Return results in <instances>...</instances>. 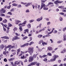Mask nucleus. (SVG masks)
<instances>
[{"mask_svg": "<svg viewBox=\"0 0 66 66\" xmlns=\"http://www.w3.org/2000/svg\"><path fill=\"white\" fill-rule=\"evenodd\" d=\"M18 8H21L22 7L21 5H19L17 6Z\"/></svg>", "mask_w": 66, "mask_h": 66, "instance_id": "obj_40", "label": "nucleus"}, {"mask_svg": "<svg viewBox=\"0 0 66 66\" xmlns=\"http://www.w3.org/2000/svg\"><path fill=\"white\" fill-rule=\"evenodd\" d=\"M57 30H55L54 31V33H57Z\"/></svg>", "mask_w": 66, "mask_h": 66, "instance_id": "obj_58", "label": "nucleus"}, {"mask_svg": "<svg viewBox=\"0 0 66 66\" xmlns=\"http://www.w3.org/2000/svg\"><path fill=\"white\" fill-rule=\"evenodd\" d=\"M51 36V35H48L47 34L43 36L42 37L43 38H45V37H48L49 36Z\"/></svg>", "mask_w": 66, "mask_h": 66, "instance_id": "obj_14", "label": "nucleus"}, {"mask_svg": "<svg viewBox=\"0 0 66 66\" xmlns=\"http://www.w3.org/2000/svg\"><path fill=\"white\" fill-rule=\"evenodd\" d=\"M4 39H9V37H7L6 36H4Z\"/></svg>", "mask_w": 66, "mask_h": 66, "instance_id": "obj_34", "label": "nucleus"}, {"mask_svg": "<svg viewBox=\"0 0 66 66\" xmlns=\"http://www.w3.org/2000/svg\"><path fill=\"white\" fill-rule=\"evenodd\" d=\"M27 23V21H25L23 22L22 23L23 24H26V23Z\"/></svg>", "mask_w": 66, "mask_h": 66, "instance_id": "obj_41", "label": "nucleus"}, {"mask_svg": "<svg viewBox=\"0 0 66 66\" xmlns=\"http://www.w3.org/2000/svg\"><path fill=\"white\" fill-rule=\"evenodd\" d=\"M34 44V42H30V43L29 44V45L30 46H31L32 44Z\"/></svg>", "mask_w": 66, "mask_h": 66, "instance_id": "obj_50", "label": "nucleus"}, {"mask_svg": "<svg viewBox=\"0 0 66 66\" xmlns=\"http://www.w3.org/2000/svg\"><path fill=\"white\" fill-rule=\"evenodd\" d=\"M11 7V5H10L9 6H8L7 7V9H10Z\"/></svg>", "mask_w": 66, "mask_h": 66, "instance_id": "obj_64", "label": "nucleus"}, {"mask_svg": "<svg viewBox=\"0 0 66 66\" xmlns=\"http://www.w3.org/2000/svg\"><path fill=\"white\" fill-rule=\"evenodd\" d=\"M29 39H30V40L29 41V42H30V41H31V40H32V37H30L29 38Z\"/></svg>", "mask_w": 66, "mask_h": 66, "instance_id": "obj_53", "label": "nucleus"}, {"mask_svg": "<svg viewBox=\"0 0 66 66\" xmlns=\"http://www.w3.org/2000/svg\"><path fill=\"white\" fill-rule=\"evenodd\" d=\"M4 45H1L0 46V48L1 49H2V50L4 48Z\"/></svg>", "mask_w": 66, "mask_h": 66, "instance_id": "obj_18", "label": "nucleus"}, {"mask_svg": "<svg viewBox=\"0 0 66 66\" xmlns=\"http://www.w3.org/2000/svg\"><path fill=\"white\" fill-rule=\"evenodd\" d=\"M53 57L56 59V58L59 57V56L56 55H54L53 56Z\"/></svg>", "mask_w": 66, "mask_h": 66, "instance_id": "obj_16", "label": "nucleus"}, {"mask_svg": "<svg viewBox=\"0 0 66 66\" xmlns=\"http://www.w3.org/2000/svg\"><path fill=\"white\" fill-rule=\"evenodd\" d=\"M21 55H22V54H24V52L22 51H21Z\"/></svg>", "mask_w": 66, "mask_h": 66, "instance_id": "obj_54", "label": "nucleus"}, {"mask_svg": "<svg viewBox=\"0 0 66 66\" xmlns=\"http://www.w3.org/2000/svg\"><path fill=\"white\" fill-rule=\"evenodd\" d=\"M5 51H4L3 52V54H4V55H6V53L5 52L6 51V49H5L4 50Z\"/></svg>", "mask_w": 66, "mask_h": 66, "instance_id": "obj_33", "label": "nucleus"}, {"mask_svg": "<svg viewBox=\"0 0 66 66\" xmlns=\"http://www.w3.org/2000/svg\"><path fill=\"white\" fill-rule=\"evenodd\" d=\"M21 22V21H19L17 20H15V23L16 24H18L19 23Z\"/></svg>", "mask_w": 66, "mask_h": 66, "instance_id": "obj_7", "label": "nucleus"}, {"mask_svg": "<svg viewBox=\"0 0 66 66\" xmlns=\"http://www.w3.org/2000/svg\"><path fill=\"white\" fill-rule=\"evenodd\" d=\"M27 27L28 28V29L30 28L31 27V24H28L27 26Z\"/></svg>", "mask_w": 66, "mask_h": 66, "instance_id": "obj_20", "label": "nucleus"}, {"mask_svg": "<svg viewBox=\"0 0 66 66\" xmlns=\"http://www.w3.org/2000/svg\"><path fill=\"white\" fill-rule=\"evenodd\" d=\"M34 47H29L28 50L29 51V53L30 55H32V53H33V52H34Z\"/></svg>", "mask_w": 66, "mask_h": 66, "instance_id": "obj_1", "label": "nucleus"}, {"mask_svg": "<svg viewBox=\"0 0 66 66\" xmlns=\"http://www.w3.org/2000/svg\"><path fill=\"white\" fill-rule=\"evenodd\" d=\"M60 15H64V13H59Z\"/></svg>", "mask_w": 66, "mask_h": 66, "instance_id": "obj_60", "label": "nucleus"}, {"mask_svg": "<svg viewBox=\"0 0 66 66\" xmlns=\"http://www.w3.org/2000/svg\"><path fill=\"white\" fill-rule=\"evenodd\" d=\"M43 61L44 62H46V61H47V59L45 58L44 59V60H43Z\"/></svg>", "mask_w": 66, "mask_h": 66, "instance_id": "obj_56", "label": "nucleus"}, {"mask_svg": "<svg viewBox=\"0 0 66 66\" xmlns=\"http://www.w3.org/2000/svg\"><path fill=\"white\" fill-rule=\"evenodd\" d=\"M45 45H48V44L47 43L44 42L43 41L42 43V45L43 46H45Z\"/></svg>", "mask_w": 66, "mask_h": 66, "instance_id": "obj_13", "label": "nucleus"}, {"mask_svg": "<svg viewBox=\"0 0 66 66\" xmlns=\"http://www.w3.org/2000/svg\"><path fill=\"white\" fill-rule=\"evenodd\" d=\"M34 21V20L32 19L29 20V22L30 23H32Z\"/></svg>", "mask_w": 66, "mask_h": 66, "instance_id": "obj_26", "label": "nucleus"}, {"mask_svg": "<svg viewBox=\"0 0 66 66\" xmlns=\"http://www.w3.org/2000/svg\"><path fill=\"white\" fill-rule=\"evenodd\" d=\"M47 55L49 56H51L52 55L50 53H48L47 54Z\"/></svg>", "mask_w": 66, "mask_h": 66, "instance_id": "obj_51", "label": "nucleus"}, {"mask_svg": "<svg viewBox=\"0 0 66 66\" xmlns=\"http://www.w3.org/2000/svg\"><path fill=\"white\" fill-rule=\"evenodd\" d=\"M24 31H25V32H27V33L28 34H29V29H26Z\"/></svg>", "mask_w": 66, "mask_h": 66, "instance_id": "obj_37", "label": "nucleus"}, {"mask_svg": "<svg viewBox=\"0 0 66 66\" xmlns=\"http://www.w3.org/2000/svg\"><path fill=\"white\" fill-rule=\"evenodd\" d=\"M11 45H9L6 47L5 48V49L6 50V49H7V48H9L11 47Z\"/></svg>", "mask_w": 66, "mask_h": 66, "instance_id": "obj_24", "label": "nucleus"}, {"mask_svg": "<svg viewBox=\"0 0 66 66\" xmlns=\"http://www.w3.org/2000/svg\"><path fill=\"white\" fill-rule=\"evenodd\" d=\"M6 12V10L4 9V8H2L1 9V10H0V14L2 13H5Z\"/></svg>", "mask_w": 66, "mask_h": 66, "instance_id": "obj_3", "label": "nucleus"}, {"mask_svg": "<svg viewBox=\"0 0 66 66\" xmlns=\"http://www.w3.org/2000/svg\"><path fill=\"white\" fill-rule=\"evenodd\" d=\"M46 6V5L44 4V3H41V7H40V10L42 9L43 7H44Z\"/></svg>", "mask_w": 66, "mask_h": 66, "instance_id": "obj_4", "label": "nucleus"}, {"mask_svg": "<svg viewBox=\"0 0 66 66\" xmlns=\"http://www.w3.org/2000/svg\"><path fill=\"white\" fill-rule=\"evenodd\" d=\"M52 33H53V32H52V31H51V32H48L47 34L48 35H49L50 34H52Z\"/></svg>", "mask_w": 66, "mask_h": 66, "instance_id": "obj_47", "label": "nucleus"}, {"mask_svg": "<svg viewBox=\"0 0 66 66\" xmlns=\"http://www.w3.org/2000/svg\"><path fill=\"white\" fill-rule=\"evenodd\" d=\"M15 59L14 58H12L10 59H9L8 60L9 61H13L14 60H15Z\"/></svg>", "mask_w": 66, "mask_h": 66, "instance_id": "obj_22", "label": "nucleus"}, {"mask_svg": "<svg viewBox=\"0 0 66 66\" xmlns=\"http://www.w3.org/2000/svg\"><path fill=\"white\" fill-rule=\"evenodd\" d=\"M61 42H63V41L61 40L58 41L57 42V44H60L61 43Z\"/></svg>", "mask_w": 66, "mask_h": 66, "instance_id": "obj_32", "label": "nucleus"}, {"mask_svg": "<svg viewBox=\"0 0 66 66\" xmlns=\"http://www.w3.org/2000/svg\"><path fill=\"white\" fill-rule=\"evenodd\" d=\"M37 56V54H34L33 55V57H34V58H36V56Z\"/></svg>", "mask_w": 66, "mask_h": 66, "instance_id": "obj_44", "label": "nucleus"}, {"mask_svg": "<svg viewBox=\"0 0 66 66\" xmlns=\"http://www.w3.org/2000/svg\"><path fill=\"white\" fill-rule=\"evenodd\" d=\"M43 10H48V8L47 7H45L43 8Z\"/></svg>", "mask_w": 66, "mask_h": 66, "instance_id": "obj_29", "label": "nucleus"}, {"mask_svg": "<svg viewBox=\"0 0 66 66\" xmlns=\"http://www.w3.org/2000/svg\"><path fill=\"white\" fill-rule=\"evenodd\" d=\"M65 52V50H63L61 51V53H64V52Z\"/></svg>", "mask_w": 66, "mask_h": 66, "instance_id": "obj_46", "label": "nucleus"}, {"mask_svg": "<svg viewBox=\"0 0 66 66\" xmlns=\"http://www.w3.org/2000/svg\"><path fill=\"white\" fill-rule=\"evenodd\" d=\"M45 49L44 48H43L42 49L39 48H38V50H39V51L40 52L42 51V50H44L43 49Z\"/></svg>", "mask_w": 66, "mask_h": 66, "instance_id": "obj_25", "label": "nucleus"}, {"mask_svg": "<svg viewBox=\"0 0 66 66\" xmlns=\"http://www.w3.org/2000/svg\"><path fill=\"white\" fill-rule=\"evenodd\" d=\"M36 63H37V62H31V65L33 66V65H35V64H36Z\"/></svg>", "mask_w": 66, "mask_h": 66, "instance_id": "obj_19", "label": "nucleus"}, {"mask_svg": "<svg viewBox=\"0 0 66 66\" xmlns=\"http://www.w3.org/2000/svg\"><path fill=\"white\" fill-rule=\"evenodd\" d=\"M62 2H63V1H59V0H56L55 1H54V3L55 4H56V5H56V6L57 7L58 6V4L59 3H62Z\"/></svg>", "mask_w": 66, "mask_h": 66, "instance_id": "obj_2", "label": "nucleus"}, {"mask_svg": "<svg viewBox=\"0 0 66 66\" xmlns=\"http://www.w3.org/2000/svg\"><path fill=\"white\" fill-rule=\"evenodd\" d=\"M20 63L21 64V65H23V62H22L21 61H20Z\"/></svg>", "mask_w": 66, "mask_h": 66, "instance_id": "obj_62", "label": "nucleus"}, {"mask_svg": "<svg viewBox=\"0 0 66 66\" xmlns=\"http://www.w3.org/2000/svg\"><path fill=\"white\" fill-rule=\"evenodd\" d=\"M3 23H6L7 22V20L6 19L5 20H4L3 21Z\"/></svg>", "mask_w": 66, "mask_h": 66, "instance_id": "obj_36", "label": "nucleus"}, {"mask_svg": "<svg viewBox=\"0 0 66 66\" xmlns=\"http://www.w3.org/2000/svg\"><path fill=\"white\" fill-rule=\"evenodd\" d=\"M17 51H18V52H20V50H21V48H20L19 49H18L17 50Z\"/></svg>", "mask_w": 66, "mask_h": 66, "instance_id": "obj_55", "label": "nucleus"}, {"mask_svg": "<svg viewBox=\"0 0 66 66\" xmlns=\"http://www.w3.org/2000/svg\"><path fill=\"white\" fill-rule=\"evenodd\" d=\"M20 3L22 4H23V5H25V4H27V3L26 2L24 3L23 2H20Z\"/></svg>", "mask_w": 66, "mask_h": 66, "instance_id": "obj_27", "label": "nucleus"}, {"mask_svg": "<svg viewBox=\"0 0 66 66\" xmlns=\"http://www.w3.org/2000/svg\"><path fill=\"white\" fill-rule=\"evenodd\" d=\"M56 60V59L55 58H52L51 59V62H53L55 61Z\"/></svg>", "mask_w": 66, "mask_h": 66, "instance_id": "obj_17", "label": "nucleus"}, {"mask_svg": "<svg viewBox=\"0 0 66 66\" xmlns=\"http://www.w3.org/2000/svg\"><path fill=\"white\" fill-rule=\"evenodd\" d=\"M43 42V40H40L39 42V44H41V43H42Z\"/></svg>", "mask_w": 66, "mask_h": 66, "instance_id": "obj_42", "label": "nucleus"}, {"mask_svg": "<svg viewBox=\"0 0 66 66\" xmlns=\"http://www.w3.org/2000/svg\"><path fill=\"white\" fill-rule=\"evenodd\" d=\"M28 38V37L26 36L22 38V39L23 40H24V39H27Z\"/></svg>", "mask_w": 66, "mask_h": 66, "instance_id": "obj_39", "label": "nucleus"}, {"mask_svg": "<svg viewBox=\"0 0 66 66\" xmlns=\"http://www.w3.org/2000/svg\"><path fill=\"white\" fill-rule=\"evenodd\" d=\"M19 29H20V32H21V31H22V28L21 26H19Z\"/></svg>", "mask_w": 66, "mask_h": 66, "instance_id": "obj_21", "label": "nucleus"}, {"mask_svg": "<svg viewBox=\"0 0 66 66\" xmlns=\"http://www.w3.org/2000/svg\"><path fill=\"white\" fill-rule=\"evenodd\" d=\"M20 64V62L19 61H16L14 62V64L15 65H18Z\"/></svg>", "mask_w": 66, "mask_h": 66, "instance_id": "obj_9", "label": "nucleus"}, {"mask_svg": "<svg viewBox=\"0 0 66 66\" xmlns=\"http://www.w3.org/2000/svg\"><path fill=\"white\" fill-rule=\"evenodd\" d=\"M8 25H9V27H11V26H12V24H11V23H8Z\"/></svg>", "mask_w": 66, "mask_h": 66, "instance_id": "obj_57", "label": "nucleus"}, {"mask_svg": "<svg viewBox=\"0 0 66 66\" xmlns=\"http://www.w3.org/2000/svg\"><path fill=\"white\" fill-rule=\"evenodd\" d=\"M12 5L14 6H17L18 5V4L15 3H13L12 4Z\"/></svg>", "mask_w": 66, "mask_h": 66, "instance_id": "obj_30", "label": "nucleus"}, {"mask_svg": "<svg viewBox=\"0 0 66 66\" xmlns=\"http://www.w3.org/2000/svg\"><path fill=\"white\" fill-rule=\"evenodd\" d=\"M64 7V6H58V8L60 9H63Z\"/></svg>", "mask_w": 66, "mask_h": 66, "instance_id": "obj_23", "label": "nucleus"}, {"mask_svg": "<svg viewBox=\"0 0 66 66\" xmlns=\"http://www.w3.org/2000/svg\"><path fill=\"white\" fill-rule=\"evenodd\" d=\"M43 19V18L42 17H41L39 18H38V19H36V21H40L41 20H42Z\"/></svg>", "mask_w": 66, "mask_h": 66, "instance_id": "obj_8", "label": "nucleus"}, {"mask_svg": "<svg viewBox=\"0 0 66 66\" xmlns=\"http://www.w3.org/2000/svg\"><path fill=\"white\" fill-rule=\"evenodd\" d=\"M15 35H16V36H20V34H18V33H15Z\"/></svg>", "mask_w": 66, "mask_h": 66, "instance_id": "obj_28", "label": "nucleus"}, {"mask_svg": "<svg viewBox=\"0 0 66 66\" xmlns=\"http://www.w3.org/2000/svg\"><path fill=\"white\" fill-rule=\"evenodd\" d=\"M51 23V22H48L47 23V25H49V24H50Z\"/></svg>", "mask_w": 66, "mask_h": 66, "instance_id": "obj_59", "label": "nucleus"}, {"mask_svg": "<svg viewBox=\"0 0 66 66\" xmlns=\"http://www.w3.org/2000/svg\"><path fill=\"white\" fill-rule=\"evenodd\" d=\"M66 30V28H65V27H64L63 29V32H65V31Z\"/></svg>", "mask_w": 66, "mask_h": 66, "instance_id": "obj_61", "label": "nucleus"}, {"mask_svg": "<svg viewBox=\"0 0 66 66\" xmlns=\"http://www.w3.org/2000/svg\"><path fill=\"white\" fill-rule=\"evenodd\" d=\"M1 16H2V17H3V16L5 17V15L4 14H1Z\"/></svg>", "mask_w": 66, "mask_h": 66, "instance_id": "obj_38", "label": "nucleus"}, {"mask_svg": "<svg viewBox=\"0 0 66 66\" xmlns=\"http://www.w3.org/2000/svg\"><path fill=\"white\" fill-rule=\"evenodd\" d=\"M7 14H9L11 15H13V13H12L11 12H9Z\"/></svg>", "mask_w": 66, "mask_h": 66, "instance_id": "obj_43", "label": "nucleus"}, {"mask_svg": "<svg viewBox=\"0 0 66 66\" xmlns=\"http://www.w3.org/2000/svg\"><path fill=\"white\" fill-rule=\"evenodd\" d=\"M3 29L4 31H5H5H6V29H5V27H4V26H3Z\"/></svg>", "mask_w": 66, "mask_h": 66, "instance_id": "obj_52", "label": "nucleus"}, {"mask_svg": "<svg viewBox=\"0 0 66 66\" xmlns=\"http://www.w3.org/2000/svg\"><path fill=\"white\" fill-rule=\"evenodd\" d=\"M53 3L52 2H50L48 3V5H49L50 4H53Z\"/></svg>", "mask_w": 66, "mask_h": 66, "instance_id": "obj_48", "label": "nucleus"}, {"mask_svg": "<svg viewBox=\"0 0 66 66\" xmlns=\"http://www.w3.org/2000/svg\"><path fill=\"white\" fill-rule=\"evenodd\" d=\"M26 13H29L30 12V11H29V10L27 9L26 11Z\"/></svg>", "mask_w": 66, "mask_h": 66, "instance_id": "obj_45", "label": "nucleus"}, {"mask_svg": "<svg viewBox=\"0 0 66 66\" xmlns=\"http://www.w3.org/2000/svg\"><path fill=\"white\" fill-rule=\"evenodd\" d=\"M29 43H26L21 46V47H25V46H29Z\"/></svg>", "mask_w": 66, "mask_h": 66, "instance_id": "obj_5", "label": "nucleus"}, {"mask_svg": "<svg viewBox=\"0 0 66 66\" xmlns=\"http://www.w3.org/2000/svg\"><path fill=\"white\" fill-rule=\"evenodd\" d=\"M59 21H63V18L61 17H60L59 18Z\"/></svg>", "mask_w": 66, "mask_h": 66, "instance_id": "obj_31", "label": "nucleus"}, {"mask_svg": "<svg viewBox=\"0 0 66 66\" xmlns=\"http://www.w3.org/2000/svg\"><path fill=\"white\" fill-rule=\"evenodd\" d=\"M33 60V57L32 56H30L29 57V62H32V61Z\"/></svg>", "mask_w": 66, "mask_h": 66, "instance_id": "obj_6", "label": "nucleus"}, {"mask_svg": "<svg viewBox=\"0 0 66 66\" xmlns=\"http://www.w3.org/2000/svg\"><path fill=\"white\" fill-rule=\"evenodd\" d=\"M42 36H43V35H38V37L39 38H41Z\"/></svg>", "mask_w": 66, "mask_h": 66, "instance_id": "obj_49", "label": "nucleus"}, {"mask_svg": "<svg viewBox=\"0 0 66 66\" xmlns=\"http://www.w3.org/2000/svg\"><path fill=\"white\" fill-rule=\"evenodd\" d=\"M11 48H15V46H11Z\"/></svg>", "mask_w": 66, "mask_h": 66, "instance_id": "obj_63", "label": "nucleus"}, {"mask_svg": "<svg viewBox=\"0 0 66 66\" xmlns=\"http://www.w3.org/2000/svg\"><path fill=\"white\" fill-rule=\"evenodd\" d=\"M27 58L26 56H25L24 55H23L22 56H21V59H25Z\"/></svg>", "mask_w": 66, "mask_h": 66, "instance_id": "obj_11", "label": "nucleus"}, {"mask_svg": "<svg viewBox=\"0 0 66 66\" xmlns=\"http://www.w3.org/2000/svg\"><path fill=\"white\" fill-rule=\"evenodd\" d=\"M25 24H23V23H20V24H18V26H21V27H24L26 26V25H25Z\"/></svg>", "mask_w": 66, "mask_h": 66, "instance_id": "obj_10", "label": "nucleus"}, {"mask_svg": "<svg viewBox=\"0 0 66 66\" xmlns=\"http://www.w3.org/2000/svg\"><path fill=\"white\" fill-rule=\"evenodd\" d=\"M18 29V28L16 27H15L14 28V29H13V31H16V30H17Z\"/></svg>", "mask_w": 66, "mask_h": 66, "instance_id": "obj_35", "label": "nucleus"}, {"mask_svg": "<svg viewBox=\"0 0 66 66\" xmlns=\"http://www.w3.org/2000/svg\"><path fill=\"white\" fill-rule=\"evenodd\" d=\"M14 37L15 40H17V39H20V38L18 37L17 36H15Z\"/></svg>", "mask_w": 66, "mask_h": 66, "instance_id": "obj_15", "label": "nucleus"}, {"mask_svg": "<svg viewBox=\"0 0 66 66\" xmlns=\"http://www.w3.org/2000/svg\"><path fill=\"white\" fill-rule=\"evenodd\" d=\"M48 49L49 51H51L53 50V48L51 47H48Z\"/></svg>", "mask_w": 66, "mask_h": 66, "instance_id": "obj_12", "label": "nucleus"}]
</instances>
